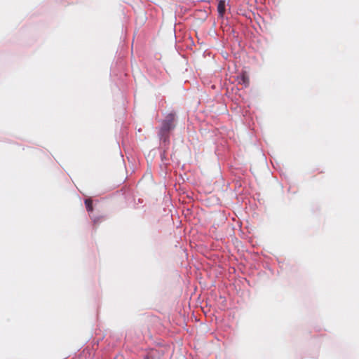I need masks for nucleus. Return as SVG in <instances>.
<instances>
[{
    "instance_id": "f257e3e1",
    "label": "nucleus",
    "mask_w": 359,
    "mask_h": 359,
    "mask_svg": "<svg viewBox=\"0 0 359 359\" xmlns=\"http://www.w3.org/2000/svg\"><path fill=\"white\" fill-rule=\"evenodd\" d=\"M175 114L173 113H170L168 114L162 122V126L160 129L159 135L161 137L166 138L168 133L173 130L175 127Z\"/></svg>"
},
{
    "instance_id": "f03ea898",
    "label": "nucleus",
    "mask_w": 359,
    "mask_h": 359,
    "mask_svg": "<svg viewBox=\"0 0 359 359\" xmlns=\"http://www.w3.org/2000/svg\"><path fill=\"white\" fill-rule=\"evenodd\" d=\"M217 11L220 17H223L225 13V1L220 0L217 5Z\"/></svg>"
},
{
    "instance_id": "7ed1b4c3",
    "label": "nucleus",
    "mask_w": 359,
    "mask_h": 359,
    "mask_svg": "<svg viewBox=\"0 0 359 359\" xmlns=\"http://www.w3.org/2000/svg\"><path fill=\"white\" fill-rule=\"evenodd\" d=\"M85 205L88 212H92L93 210V201L90 198L85 200Z\"/></svg>"
}]
</instances>
